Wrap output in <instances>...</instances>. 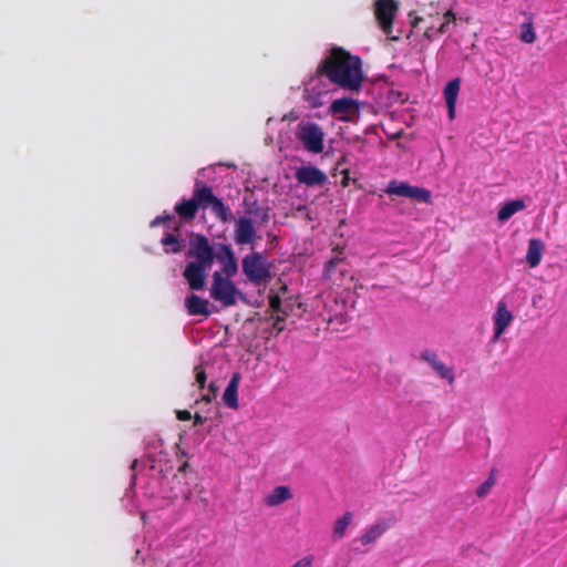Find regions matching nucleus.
Masks as SVG:
<instances>
[{
  "label": "nucleus",
  "mask_w": 567,
  "mask_h": 567,
  "mask_svg": "<svg viewBox=\"0 0 567 567\" xmlns=\"http://www.w3.org/2000/svg\"><path fill=\"white\" fill-rule=\"evenodd\" d=\"M317 74L351 92H359L364 80L361 59L340 47L330 50L318 65Z\"/></svg>",
  "instance_id": "1"
},
{
  "label": "nucleus",
  "mask_w": 567,
  "mask_h": 567,
  "mask_svg": "<svg viewBox=\"0 0 567 567\" xmlns=\"http://www.w3.org/2000/svg\"><path fill=\"white\" fill-rule=\"evenodd\" d=\"M193 198L198 208L210 209L212 214L221 223H228L231 219L229 206L218 198L210 186L196 181L194 185Z\"/></svg>",
  "instance_id": "2"
},
{
  "label": "nucleus",
  "mask_w": 567,
  "mask_h": 567,
  "mask_svg": "<svg viewBox=\"0 0 567 567\" xmlns=\"http://www.w3.org/2000/svg\"><path fill=\"white\" fill-rule=\"evenodd\" d=\"M244 275L254 285L267 282L271 278L270 264L260 252L246 255L241 260Z\"/></svg>",
  "instance_id": "3"
},
{
  "label": "nucleus",
  "mask_w": 567,
  "mask_h": 567,
  "mask_svg": "<svg viewBox=\"0 0 567 567\" xmlns=\"http://www.w3.org/2000/svg\"><path fill=\"white\" fill-rule=\"evenodd\" d=\"M296 137L309 153L320 154L324 148V132L317 123L303 121L298 123Z\"/></svg>",
  "instance_id": "4"
},
{
  "label": "nucleus",
  "mask_w": 567,
  "mask_h": 567,
  "mask_svg": "<svg viewBox=\"0 0 567 567\" xmlns=\"http://www.w3.org/2000/svg\"><path fill=\"white\" fill-rule=\"evenodd\" d=\"M238 293L239 291L230 277H223L218 271L213 275L210 297L214 300L220 302L224 307H231L237 302Z\"/></svg>",
  "instance_id": "5"
},
{
  "label": "nucleus",
  "mask_w": 567,
  "mask_h": 567,
  "mask_svg": "<svg viewBox=\"0 0 567 567\" xmlns=\"http://www.w3.org/2000/svg\"><path fill=\"white\" fill-rule=\"evenodd\" d=\"M374 16L383 33L393 41L399 40V35H392L393 20L399 10V2L395 0H375Z\"/></svg>",
  "instance_id": "6"
},
{
  "label": "nucleus",
  "mask_w": 567,
  "mask_h": 567,
  "mask_svg": "<svg viewBox=\"0 0 567 567\" xmlns=\"http://www.w3.org/2000/svg\"><path fill=\"white\" fill-rule=\"evenodd\" d=\"M385 193L389 195H396L406 198L414 199L420 203H431V192L423 187L412 186L406 182H399L392 179L389 182L385 188Z\"/></svg>",
  "instance_id": "7"
},
{
  "label": "nucleus",
  "mask_w": 567,
  "mask_h": 567,
  "mask_svg": "<svg viewBox=\"0 0 567 567\" xmlns=\"http://www.w3.org/2000/svg\"><path fill=\"white\" fill-rule=\"evenodd\" d=\"M215 251L206 236L197 234L190 239L187 257H193V262L212 267L215 260Z\"/></svg>",
  "instance_id": "8"
},
{
  "label": "nucleus",
  "mask_w": 567,
  "mask_h": 567,
  "mask_svg": "<svg viewBox=\"0 0 567 567\" xmlns=\"http://www.w3.org/2000/svg\"><path fill=\"white\" fill-rule=\"evenodd\" d=\"M329 111L339 121L352 122L359 116V103L350 97L337 99L330 104Z\"/></svg>",
  "instance_id": "9"
},
{
  "label": "nucleus",
  "mask_w": 567,
  "mask_h": 567,
  "mask_svg": "<svg viewBox=\"0 0 567 567\" xmlns=\"http://www.w3.org/2000/svg\"><path fill=\"white\" fill-rule=\"evenodd\" d=\"M295 176L299 184L308 187L323 186L328 182L326 173L312 165L297 168Z\"/></svg>",
  "instance_id": "10"
},
{
  "label": "nucleus",
  "mask_w": 567,
  "mask_h": 567,
  "mask_svg": "<svg viewBox=\"0 0 567 567\" xmlns=\"http://www.w3.org/2000/svg\"><path fill=\"white\" fill-rule=\"evenodd\" d=\"M257 239L256 229L250 218L241 216L236 219L234 240L237 245H252Z\"/></svg>",
  "instance_id": "11"
},
{
  "label": "nucleus",
  "mask_w": 567,
  "mask_h": 567,
  "mask_svg": "<svg viewBox=\"0 0 567 567\" xmlns=\"http://www.w3.org/2000/svg\"><path fill=\"white\" fill-rule=\"evenodd\" d=\"M421 360L425 361L442 379L446 380L450 384L455 381V373L452 367H447L440 360L437 353L433 350H424L420 354Z\"/></svg>",
  "instance_id": "12"
},
{
  "label": "nucleus",
  "mask_w": 567,
  "mask_h": 567,
  "mask_svg": "<svg viewBox=\"0 0 567 567\" xmlns=\"http://www.w3.org/2000/svg\"><path fill=\"white\" fill-rule=\"evenodd\" d=\"M209 268V266L190 261L186 265L183 276L187 280L190 289L200 290L204 288L207 269Z\"/></svg>",
  "instance_id": "13"
},
{
  "label": "nucleus",
  "mask_w": 567,
  "mask_h": 567,
  "mask_svg": "<svg viewBox=\"0 0 567 567\" xmlns=\"http://www.w3.org/2000/svg\"><path fill=\"white\" fill-rule=\"evenodd\" d=\"M215 258L221 264L223 272L227 277H233L238 271V265L234 251L230 246L221 244Z\"/></svg>",
  "instance_id": "14"
},
{
  "label": "nucleus",
  "mask_w": 567,
  "mask_h": 567,
  "mask_svg": "<svg viewBox=\"0 0 567 567\" xmlns=\"http://www.w3.org/2000/svg\"><path fill=\"white\" fill-rule=\"evenodd\" d=\"M513 321V315L507 309L506 303L504 301H499L497 303V309L494 315V337L493 341H497L502 333L506 330V328Z\"/></svg>",
  "instance_id": "15"
},
{
  "label": "nucleus",
  "mask_w": 567,
  "mask_h": 567,
  "mask_svg": "<svg viewBox=\"0 0 567 567\" xmlns=\"http://www.w3.org/2000/svg\"><path fill=\"white\" fill-rule=\"evenodd\" d=\"M209 302L208 300L195 295L190 293L185 299V307L190 316H203L208 318L210 316V311L208 309Z\"/></svg>",
  "instance_id": "16"
},
{
  "label": "nucleus",
  "mask_w": 567,
  "mask_h": 567,
  "mask_svg": "<svg viewBox=\"0 0 567 567\" xmlns=\"http://www.w3.org/2000/svg\"><path fill=\"white\" fill-rule=\"evenodd\" d=\"M239 380L240 374L234 373L223 394V401L225 405L234 410L238 409Z\"/></svg>",
  "instance_id": "17"
},
{
  "label": "nucleus",
  "mask_w": 567,
  "mask_h": 567,
  "mask_svg": "<svg viewBox=\"0 0 567 567\" xmlns=\"http://www.w3.org/2000/svg\"><path fill=\"white\" fill-rule=\"evenodd\" d=\"M544 251L545 245L540 239L532 238L528 240L526 261L530 268H535L540 264Z\"/></svg>",
  "instance_id": "18"
},
{
  "label": "nucleus",
  "mask_w": 567,
  "mask_h": 567,
  "mask_svg": "<svg viewBox=\"0 0 567 567\" xmlns=\"http://www.w3.org/2000/svg\"><path fill=\"white\" fill-rule=\"evenodd\" d=\"M442 20L443 21L440 22L437 25L434 22H431L426 27L424 35L427 39H432L434 37V34H437V33L442 34V33L447 32L449 25L451 23H453V24L455 23V14L451 10H447L446 12L443 13Z\"/></svg>",
  "instance_id": "19"
},
{
  "label": "nucleus",
  "mask_w": 567,
  "mask_h": 567,
  "mask_svg": "<svg viewBox=\"0 0 567 567\" xmlns=\"http://www.w3.org/2000/svg\"><path fill=\"white\" fill-rule=\"evenodd\" d=\"M292 498L291 489L288 486H277L265 498L267 506L275 507Z\"/></svg>",
  "instance_id": "20"
},
{
  "label": "nucleus",
  "mask_w": 567,
  "mask_h": 567,
  "mask_svg": "<svg viewBox=\"0 0 567 567\" xmlns=\"http://www.w3.org/2000/svg\"><path fill=\"white\" fill-rule=\"evenodd\" d=\"M174 210L183 220H193L196 217L198 207L192 197L189 199H182L175 205Z\"/></svg>",
  "instance_id": "21"
},
{
  "label": "nucleus",
  "mask_w": 567,
  "mask_h": 567,
  "mask_svg": "<svg viewBox=\"0 0 567 567\" xmlns=\"http://www.w3.org/2000/svg\"><path fill=\"white\" fill-rule=\"evenodd\" d=\"M526 207L523 199H515L506 202L498 210L497 218L499 221H506L514 214L523 210Z\"/></svg>",
  "instance_id": "22"
},
{
  "label": "nucleus",
  "mask_w": 567,
  "mask_h": 567,
  "mask_svg": "<svg viewBox=\"0 0 567 567\" xmlns=\"http://www.w3.org/2000/svg\"><path fill=\"white\" fill-rule=\"evenodd\" d=\"M352 517H353L352 513L346 512L342 515V517H340L336 520L334 527H333V537L336 539H341L344 536L346 530L352 520Z\"/></svg>",
  "instance_id": "23"
},
{
  "label": "nucleus",
  "mask_w": 567,
  "mask_h": 567,
  "mask_svg": "<svg viewBox=\"0 0 567 567\" xmlns=\"http://www.w3.org/2000/svg\"><path fill=\"white\" fill-rule=\"evenodd\" d=\"M385 530V526H382L381 524H374L360 537V542L362 545L371 544L380 538Z\"/></svg>",
  "instance_id": "24"
},
{
  "label": "nucleus",
  "mask_w": 567,
  "mask_h": 567,
  "mask_svg": "<svg viewBox=\"0 0 567 567\" xmlns=\"http://www.w3.org/2000/svg\"><path fill=\"white\" fill-rule=\"evenodd\" d=\"M461 86V79L451 80L444 89L445 103H456Z\"/></svg>",
  "instance_id": "25"
},
{
  "label": "nucleus",
  "mask_w": 567,
  "mask_h": 567,
  "mask_svg": "<svg viewBox=\"0 0 567 567\" xmlns=\"http://www.w3.org/2000/svg\"><path fill=\"white\" fill-rule=\"evenodd\" d=\"M161 243L165 247L166 252L178 254L182 251V243L178 237L173 234H167L162 238Z\"/></svg>",
  "instance_id": "26"
},
{
  "label": "nucleus",
  "mask_w": 567,
  "mask_h": 567,
  "mask_svg": "<svg viewBox=\"0 0 567 567\" xmlns=\"http://www.w3.org/2000/svg\"><path fill=\"white\" fill-rule=\"evenodd\" d=\"M268 299H269V308L271 309V311L275 315H278V313L281 315L282 310H286L285 308H282L281 297L279 296V293H275L274 289L270 290Z\"/></svg>",
  "instance_id": "27"
},
{
  "label": "nucleus",
  "mask_w": 567,
  "mask_h": 567,
  "mask_svg": "<svg viewBox=\"0 0 567 567\" xmlns=\"http://www.w3.org/2000/svg\"><path fill=\"white\" fill-rule=\"evenodd\" d=\"M519 39L525 43H533L536 40V33L534 31L532 23L523 24V30L520 32Z\"/></svg>",
  "instance_id": "28"
},
{
  "label": "nucleus",
  "mask_w": 567,
  "mask_h": 567,
  "mask_svg": "<svg viewBox=\"0 0 567 567\" xmlns=\"http://www.w3.org/2000/svg\"><path fill=\"white\" fill-rule=\"evenodd\" d=\"M494 484H495V478H494V474L492 472L491 475L488 476V478L483 484H481L478 486V488L476 489L477 497L484 498L491 492Z\"/></svg>",
  "instance_id": "29"
},
{
  "label": "nucleus",
  "mask_w": 567,
  "mask_h": 567,
  "mask_svg": "<svg viewBox=\"0 0 567 567\" xmlns=\"http://www.w3.org/2000/svg\"><path fill=\"white\" fill-rule=\"evenodd\" d=\"M287 317H288L287 310H282L281 315L278 313V315L272 316V319H274L272 329L276 330L277 334H279L280 332L284 331V329H285L284 322Z\"/></svg>",
  "instance_id": "30"
},
{
  "label": "nucleus",
  "mask_w": 567,
  "mask_h": 567,
  "mask_svg": "<svg viewBox=\"0 0 567 567\" xmlns=\"http://www.w3.org/2000/svg\"><path fill=\"white\" fill-rule=\"evenodd\" d=\"M195 373H196V382L198 383L200 389H204L207 377L205 370L202 368V365L195 367Z\"/></svg>",
  "instance_id": "31"
},
{
  "label": "nucleus",
  "mask_w": 567,
  "mask_h": 567,
  "mask_svg": "<svg viewBox=\"0 0 567 567\" xmlns=\"http://www.w3.org/2000/svg\"><path fill=\"white\" fill-rule=\"evenodd\" d=\"M313 564V557L312 556H306L298 561H296L291 567H312Z\"/></svg>",
  "instance_id": "32"
},
{
  "label": "nucleus",
  "mask_w": 567,
  "mask_h": 567,
  "mask_svg": "<svg viewBox=\"0 0 567 567\" xmlns=\"http://www.w3.org/2000/svg\"><path fill=\"white\" fill-rule=\"evenodd\" d=\"M255 213H260V223L266 225L269 219H270V215H269V207H265V208H258L257 210H255Z\"/></svg>",
  "instance_id": "33"
},
{
  "label": "nucleus",
  "mask_w": 567,
  "mask_h": 567,
  "mask_svg": "<svg viewBox=\"0 0 567 567\" xmlns=\"http://www.w3.org/2000/svg\"><path fill=\"white\" fill-rule=\"evenodd\" d=\"M176 417L179 420V421H188L192 419V414L188 410H178L176 412Z\"/></svg>",
  "instance_id": "34"
},
{
  "label": "nucleus",
  "mask_w": 567,
  "mask_h": 567,
  "mask_svg": "<svg viewBox=\"0 0 567 567\" xmlns=\"http://www.w3.org/2000/svg\"><path fill=\"white\" fill-rule=\"evenodd\" d=\"M341 174H342V178H341V182H340L341 186L342 187L349 186V184H350V172H349V169H347V168L342 169Z\"/></svg>",
  "instance_id": "35"
},
{
  "label": "nucleus",
  "mask_w": 567,
  "mask_h": 567,
  "mask_svg": "<svg viewBox=\"0 0 567 567\" xmlns=\"http://www.w3.org/2000/svg\"><path fill=\"white\" fill-rule=\"evenodd\" d=\"M174 220V216L172 215H167V216H158L156 217L153 221H152V226H155L159 223H167V221H173Z\"/></svg>",
  "instance_id": "36"
},
{
  "label": "nucleus",
  "mask_w": 567,
  "mask_h": 567,
  "mask_svg": "<svg viewBox=\"0 0 567 567\" xmlns=\"http://www.w3.org/2000/svg\"><path fill=\"white\" fill-rule=\"evenodd\" d=\"M340 262L339 258L330 259L326 265V271L331 272V270Z\"/></svg>",
  "instance_id": "37"
},
{
  "label": "nucleus",
  "mask_w": 567,
  "mask_h": 567,
  "mask_svg": "<svg viewBox=\"0 0 567 567\" xmlns=\"http://www.w3.org/2000/svg\"><path fill=\"white\" fill-rule=\"evenodd\" d=\"M449 117L453 120L455 117L456 103H446Z\"/></svg>",
  "instance_id": "38"
},
{
  "label": "nucleus",
  "mask_w": 567,
  "mask_h": 567,
  "mask_svg": "<svg viewBox=\"0 0 567 567\" xmlns=\"http://www.w3.org/2000/svg\"><path fill=\"white\" fill-rule=\"evenodd\" d=\"M206 421V417H203L199 413H195L194 415V425H202Z\"/></svg>",
  "instance_id": "39"
},
{
  "label": "nucleus",
  "mask_w": 567,
  "mask_h": 567,
  "mask_svg": "<svg viewBox=\"0 0 567 567\" xmlns=\"http://www.w3.org/2000/svg\"><path fill=\"white\" fill-rule=\"evenodd\" d=\"M421 22H425V18L423 17H420V18H414V20H412V25L415 27L416 24L421 23Z\"/></svg>",
  "instance_id": "40"
},
{
  "label": "nucleus",
  "mask_w": 567,
  "mask_h": 567,
  "mask_svg": "<svg viewBox=\"0 0 567 567\" xmlns=\"http://www.w3.org/2000/svg\"><path fill=\"white\" fill-rule=\"evenodd\" d=\"M188 468V462H184L179 467H178V473H185Z\"/></svg>",
  "instance_id": "41"
},
{
  "label": "nucleus",
  "mask_w": 567,
  "mask_h": 567,
  "mask_svg": "<svg viewBox=\"0 0 567 567\" xmlns=\"http://www.w3.org/2000/svg\"><path fill=\"white\" fill-rule=\"evenodd\" d=\"M278 281H279V284H280V288H279V290H280L282 293H286V292H287V290H288L287 285H286V284H282L280 279H279Z\"/></svg>",
  "instance_id": "42"
},
{
  "label": "nucleus",
  "mask_w": 567,
  "mask_h": 567,
  "mask_svg": "<svg viewBox=\"0 0 567 567\" xmlns=\"http://www.w3.org/2000/svg\"><path fill=\"white\" fill-rule=\"evenodd\" d=\"M209 390H210V392L213 393V396H216L217 388L215 386V384H214V383H210V384H209Z\"/></svg>",
  "instance_id": "43"
},
{
  "label": "nucleus",
  "mask_w": 567,
  "mask_h": 567,
  "mask_svg": "<svg viewBox=\"0 0 567 567\" xmlns=\"http://www.w3.org/2000/svg\"><path fill=\"white\" fill-rule=\"evenodd\" d=\"M202 401H205L206 403H210V401H212L210 394L208 393V394L203 395Z\"/></svg>",
  "instance_id": "44"
},
{
  "label": "nucleus",
  "mask_w": 567,
  "mask_h": 567,
  "mask_svg": "<svg viewBox=\"0 0 567 567\" xmlns=\"http://www.w3.org/2000/svg\"><path fill=\"white\" fill-rule=\"evenodd\" d=\"M344 162H346V157H344V156H342V157L338 161L337 165H338V166H341V164H342V163H344Z\"/></svg>",
  "instance_id": "45"
},
{
  "label": "nucleus",
  "mask_w": 567,
  "mask_h": 567,
  "mask_svg": "<svg viewBox=\"0 0 567 567\" xmlns=\"http://www.w3.org/2000/svg\"><path fill=\"white\" fill-rule=\"evenodd\" d=\"M282 308H285V309L288 311V315L290 313V311H291V306H289V305H285Z\"/></svg>",
  "instance_id": "46"
}]
</instances>
